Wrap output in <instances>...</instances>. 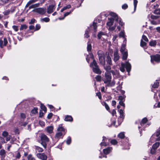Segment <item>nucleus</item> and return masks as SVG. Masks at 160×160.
<instances>
[{"label": "nucleus", "instance_id": "f257e3e1", "mask_svg": "<svg viewBox=\"0 0 160 160\" xmlns=\"http://www.w3.org/2000/svg\"><path fill=\"white\" fill-rule=\"evenodd\" d=\"M112 79V76L110 72L109 71H107L105 73L104 77L103 80L105 83L107 84L105 87H112L114 86L115 84V82L114 80H113L111 82Z\"/></svg>", "mask_w": 160, "mask_h": 160}, {"label": "nucleus", "instance_id": "f03ea898", "mask_svg": "<svg viewBox=\"0 0 160 160\" xmlns=\"http://www.w3.org/2000/svg\"><path fill=\"white\" fill-rule=\"evenodd\" d=\"M57 131L58 132L56 134L55 137L56 142L58 141L60 138H62L67 132V130L62 126V124L59 125Z\"/></svg>", "mask_w": 160, "mask_h": 160}, {"label": "nucleus", "instance_id": "7ed1b4c3", "mask_svg": "<svg viewBox=\"0 0 160 160\" xmlns=\"http://www.w3.org/2000/svg\"><path fill=\"white\" fill-rule=\"evenodd\" d=\"M160 128H159L155 133H154L150 138L149 143L153 142L155 141L160 140Z\"/></svg>", "mask_w": 160, "mask_h": 160}, {"label": "nucleus", "instance_id": "20e7f679", "mask_svg": "<svg viewBox=\"0 0 160 160\" xmlns=\"http://www.w3.org/2000/svg\"><path fill=\"white\" fill-rule=\"evenodd\" d=\"M97 23L93 22L92 25H91L90 28H88V30H86L85 31V33L84 35V37L86 38H88L89 37V32L90 31L93 30L94 32H95L97 31Z\"/></svg>", "mask_w": 160, "mask_h": 160}, {"label": "nucleus", "instance_id": "39448f33", "mask_svg": "<svg viewBox=\"0 0 160 160\" xmlns=\"http://www.w3.org/2000/svg\"><path fill=\"white\" fill-rule=\"evenodd\" d=\"M125 68H126L127 72L129 73L131 71V65L128 62H126L125 63H121V66L120 67V70L122 72H124L125 71Z\"/></svg>", "mask_w": 160, "mask_h": 160}, {"label": "nucleus", "instance_id": "423d86ee", "mask_svg": "<svg viewBox=\"0 0 160 160\" xmlns=\"http://www.w3.org/2000/svg\"><path fill=\"white\" fill-rule=\"evenodd\" d=\"M90 67L92 68L93 71L95 73L98 74L101 73V71L99 69L95 60L93 59V62L90 64Z\"/></svg>", "mask_w": 160, "mask_h": 160}, {"label": "nucleus", "instance_id": "0eeeda50", "mask_svg": "<svg viewBox=\"0 0 160 160\" xmlns=\"http://www.w3.org/2000/svg\"><path fill=\"white\" fill-rule=\"evenodd\" d=\"M125 137L124 133V132H121L118 135V137L121 139L123 140V142H122L121 144L122 145L127 146L129 147L130 146L129 144L128 143V139L127 138H124Z\"/></svg>", "mask_w": 160, "mask_h": 160}, {"label": "nucleus", "instance_id": "6e6552de", "mask_svg": "<svg viewBox=\"0 0 160 160\" xmlns=\"http://www.w3.org/2000/svg\"><path fill=\"white\" fill-rule=\"evenodd\" d=\"M40 139L41 141V144L45 148H46L47 147L46 143L49 142V139L46 135L44 134L41 135Z\"/></svg>", "mask_w": 160, "mask_h": 160}, {"label": "nucleus", "instance_id": "1a4fd4ad", "mask_svg": "<svg viewBox=\"0 0 160 160\" xmlns=\"http://www.w3.org/2000/svg\"><path fill=\"white\" fill-rule=\"evenodd\" d=\"M98 55L100 63L103 65H104L105 61L104 57V53L102 51L99 50L98 52Z\"/></svg>", "mask_w": 160, "mask_h": 160}, {"label": "nucleus", "instance_id": "9d476101", "mask_svg": "<svg viewBox=\"0 0 160 160\" xmlns=\"http://www.w3.org/2000/svg\"><path fill=\"white\" fill-rule=\"evenodd\" d=\"M151 61L154 64L160 62V54H156L151 56Z\"/></svg>", "mask_w": 160, "mask_h": 160}, {"label": "nucleus", "instance_id": "9b49d317", "mask_svg": "<svg viewBox=\"0 0 160 160\" xmlns=\"http://www.w3.org/2000/svg\"><path fill=\"white\" fill-rule=\"evenodd\" d=\"M108 21L107 23V28H108L109 30L112 31L114 30L116 28V26L114 25L112 26L114 22L113 19L112 18H108Z\"/></svg>", "mask_w": 160, "mask_h": 160}, {"label": "nucleus", "instance_id": "f8f14e48", "mask_svg": "<svg viewBox=\"0 0 160 160\" xmlns=\"http://www.w3.org/2000/svg\"><path fill=\"white\" fill-rule=\"evenodd\" d=\"M126 96L125 95H123L122 96H120L118 97V100L119 101V104L124 108L125 107V104L123 103V102L125 100V98Z\"/></svg>", "mask_w": 160, "mask_h": 160}, {"label": "nucleus", "instance_id": "ddd939ff", "mask_svg": "<svg viewBox=\"0 0 160 160\" xmlns=\"http://www.w3.org/2000/svg\"><path fill=\"white\" fill-rule=\"evenodd\" d=\"M8 43V41L6 38H4L3 39L0 38V48H2L4 46H6Z\"/></svg>", "mask_w": 160, "mask_h": 160}, {"label": "nucleus", "instance_id": "4468645a", "mask_svg": "<svg viewBox=\"0 0 160 160\" xmlns=\"http://www.w3.org/2000/svg\"><path fill=\"white\" fill-rule=\"evenodd\" d=\"M34 11L40 14L43 15L46 12V9L42 8H38L35 9Z\"/></svg>", "mask_w": 160, "mask_h": 160}, {"label": "nucleus", "instance_id": "2eb2a0df", "mask_svg": "<svg viewBox=\"0 0 160 160\" xmlns=\"http://www.w3.org/2000/svg\"><path fill=\"white\" fill-rule=\"evenodd\" d=\"M37 157L42 160H47V156L44 153H38L37 154Z\"/></svg>", "mask_w": 160, "mask_h": 160}, {"label": "nucleus", "instance_id": "dca6fc26", "mask_svg": "<svg viewBox=\"0 0 160 160\" xmlns=\"http://www.w3.org/2000/svg\"><path fill=\"white\" fill-rule=\"evenodd\" d=\"M55 9V5H49L47 8V13L48 14L52 12Z\"/></svg>", "mask_w": 160, "mask_h": 160}, {"label": "nucleus", "instance_id": "f3484780", "mask_svg": "<svg viewBox=\"0 0 160 160\" xmlns=\"http://www.w3.org/2000/svg\"><path fill=\"white\" fill-rule=\"evenodd\" d=\"M108 139L107 138L103 136V137L102 141H104L101 142L100 143V146H106L108 145Z\"/></svg>", "mask_w": 160, "mask_h": 160}, {"label": "nucleus", "instance_id": "a211bd4d", "mask_svg": "<svg viewBox=\"0 0 160 160\" xmlns=\"http://www.w3.org/2000/svg\"><path fill=\"white\" fill-rule=\"evenodd\" d=\"M109 14L112 17V18H111L113 19V20H115L117 21H118L119 18L118 17L117 15L115 13L113 12H110L109 13Z\"/></svg>", "mask_w": 160, "mask_h": 160}, {"label": "nucleus", "instance_id": "6ab92c4d", "mask_svg": "<svg viewBox=\"0 0 160 160\" xmlns=\"http://www.w3.org/2000/svg\"><path fill=\"white\" fill-rule=\"evenodd\" d=\"M119 56L118 52L116 51L114 52L113 60L115 62H116L119 60Z\"/></svg>", "mask_w": 160, "mask_h": 160}, {"label": "nucleus", "instance_id": "aec40b11", "mask_svg": "<svg viewBox=\"0 0 160 160\" xmlns=\"http://www.w3.org/2000/svg\"><path fill=\"white\" fill-rule=\"evenodd\" d=\"M112 150V147H108L107 148L104 149L103 150V152L104 154H108Z\"/></svg>", "mask_w": 160, "mask_h": 160}, {"label": "nucleus", "instance_id": "412c9836", "mask_svg": "<svg viewBox=\"0 0 160 160\" xmlns=\"http://www.w3.org/2000/svg\"><path fill=\"white\" fill-rule=\"evenodd\" d=\"M53 127L52 126H51L48 127L46 128V130L49 133H51L53 132Z\"/></svg>", "mask_w": 160, "mask_h": 160}, {"label": "nucleus", "instance_id": "4be33fe9", "mask_svg": "<svg viewBox=\"0 0 160 160\" xmlns=\"http://www.w3.org/2000/svg\"><path fill=\"white\" fill-rule=\"evenodd\" d=\"M64 120L66 121L71 122L72 121L73 118L71 116L68 115L65 116Z\"/></svg>", "mask_w": 160, "mask_h": 160}, {"label": "nucleus", "instance_id": "5701e85b", "mask_svg": "<svg viewBox=\"0 0 160 160\" xmlns=\"http://www.w3.org/2000/svg\"><path fill=\"white\" fill-rule=\"evenodd\" d=\"M120 116H119V118H118V122L119 124V125H120L122 122L123 121V119L124 118V114H120Z\"/></svg>", "mask_w": 160, "mask_h": 160}, {"label": "nucleus", "instance_id": "b1692460", "mask_svg": "<svg viewBox=\"0 0 160 160\" xmlns=\"http://www.w3.org/2000/svg\"><path fill=\"white\" fill-rule=\"evenodd\" d=\"M108 142H110L111 144L113 145H116L118 143V141L115 139H108Z\"/></svg>", "mask_w": 160, "mask_h": 160}, {"label": "nucleus", "instance_id": "393cba45", "mask_svg": "<svg viewBox=\"0 0 160 160\" xmlns=\"http://www.w3.org/2000/svg\"><path fill=\"white\" fill-rule=\"evenodd\" d=\"M106 62L109 65H112V62L111 59L109 55L107 57Z\"/></svg>", "mask_w": 160, "mask_h": 160}, {"label": "nucleus", "instance_id": "a878e982", "mask_svg": "<svg viewBox=\"0 0 160 160\" xmlns=\"http://www.w3.org/2000/svg\"><path fill=\"white\" fill-rule=\"evenodd\" d=\"M160 143L159 142H156L152 146V148L156 150L159 146Z\"/></svg>", "mask_w": 160, "mask_h": 160}, {"label": "nucleus", "instance_id": "bb28decb", "mask_svg": "<svg viewBox=\"0 0 160 160\" xmlns=\"http://www.w3.org/2000/svg\"><path fill=\"white\" fill-rule=\"evenodd\" d=\"M123 55L122 58L123 60H125L127 59L128 57V52H124L122 53Z\"/></svg>", "mask_w": 160, "mask_h": 160}, {"label": "nucleus", "instance_id": "cd10ccee", "mask_svg": "<svg viewBox=\"0 0 160 160\" xmlns=\"http://www.w3.org/2000/svg\"><path fill=\"white\" fill-rule=\"evenodd\" d=\"M27 123L26 122H23L22 120H21L19 122L18 126L20 127L21 126H25L27 124Z\"/></svg>", "mask_w": 160, "mask_h": 160}, {"label": "nucleus", "instance_id": "c85d7f7f", "mask_svg": "<svg viewBox=\"0 0 160 160\" xmlns=\"http://www.w3.org/2000/svg\"><path fill=\"white\" fill-rule=\"evenodd\" d=\"M148 121V119L146 118H144L142 120L141 123L140 125L141 126H142L144 124L146 123Z\"/></svg>", "mask_w": 160, "mask_h": 160}, {"label": "nucleus", "instance_id": "c756f323", "mask_svg": "<svg viewBox=\"0 0 160 160\" xmlns=\"http://www.w3.org/2000/svg\"><path fill=\"white\" fill-rule=\"evenodd\" d=\"M125 47L126 45L125 44H123L121 46V49H120V52L121 53H122L124 52H127V51H125Z\"/></svg>", "mask_w": 160, "mask_h": 160}, {"label": "nucleus", "instance_id": "7c9ffc66", "mask_svg": "<svg viewBox=\"0 0 160 160\" xmlns=\"http://www.w3.org/2000/svg\"><path fill=\"white\" fill-rule=\"evenodd\" d=\"M133 0V5L134 6V12H135L136 10L137 5L138 3V1L137 0Z\"/></svg>", "mask_w": 160, "mask_h": 160}, {"label": "nucleus", "instance_id": "2f4dec72", "mask_svg": "<svg viewBox=\"0 0 160 160\" xmlns=\"http://www.w3.org/2000/svg\"><path fill=\"white\" fill-rule=\"evenodd\" d=\"M5 152L4 150L2 149L0 151V155L2 157L4 158L5 156Z\"/></svg>", "mask_w": 160, "mask_h": 160}, {"label": "nucleus", "instance_id": "473e14b6", "mask_svg": "<svg viewBox=\"0 0 160 160\" xmlns=\"http://www.w3.org/2000/svg\"><path fill=\"white\" fill-rule=\"evenodd\" d=\"M92 48V47L91 44L89 42H88V45L87 47V51L88 52L91 51Z\"/></svg>", "mask_w": 160, "mask_h": 160}, {"label": "nucleus", "instance_id": "72a5a7b5", "mask_svg": "<svg viewBox=\"0 0 160 160\" xmlns=\"http://www.w3.org/2000/svg\"><path fill=\"white\" fill-rule=\"evenodd\" d=\"M159 82L158 81L156 80L153 85L152 87L154 88H157L159 86Z\"/></svg>", "mask_w": 160, "mask_h": 160}, {"label": "nucleus", "instance_id": "f704fd0d", "mask_svg": "<svg viewBox=\"0 0 160 160\" xmlns=\"http://www.w3.org/2000/svg\"><path fill=\"white\" fill-rule=\"evenodd\" d=\"M40 3H37L35 4L32 5L29 7V8H34L37 7H38L39 6Z\"/></svg>", "mask_w": 160, "mask_h": 160}, {"label": "nucleus", "instance_id": "c9c22d12", "mask_svg": "<svg viewBox=\"0 0 160 160\" xmlns=\"http://www.w3.org/2000/svg\"><path fill=\"white\" fill-rule=\"evenodd\" d=\"M105 33L104 32H99L98 35V37L99 39H100L101 38L102 36L103 35H105Z\"/></svg>", "mask_w": 160, "mask_h": 160}, {"label": "nucleus", "instance_id": "e433bc0d", "mask_svg": "<svg viewBox=\"0 0 160 160\" xmlns=\"http://www.w3.org/2000/svg\"><path fill=\"white\" fill-rule=\"evenodd\" d=\"M27 28L28 26L26 25L25 24H22L21 25L20 29V30L26 29Z\"/></svg>", "mask_w": 160, "mask_h": 160}, {"label": "nucleus", "instance_id": "4c0bfd02", "mask_svg": "<svg viewBox=\"0 0 160 160\" xmlns=\"http://www.w3.org/2000/svg\"><path fill=\"white\" fill-rule=\"evenodd\" d=\"M157 44V42L156 41H152L150 42L149 45L151 46H153L156 45Z\"/></svg>", "mask_w": 160, "mask_h": 160}, {"label": "nucleus", "instance_id": "58836bf2", "mask_svg": "<svg viewBox=\"0 0 160 160\" xmlns=\"http://www.w3.org/2000/svg\"><path fill=\"white\" fill-rule=\"evenodd\" d=\"M35 149L38 152H42L43 151V149L42 148L38 146H35Z\"/></svg>", "mask_w": 160, "mask_h": 160}, {"label": "nucleus", "instance_id": "ea45409f", "mask_svg": "<svg viewBox=\"0 0 160 160\" xmlns=\"http://www.w3.org/2000/svg\"><path fill=\"white\" fill-rule=\"evenodd\" d=\"M50 19L48 18H45L41 19V21L42 22H49Z\"/></svg>", "mask_w": 160, "mask_h": 160}, {"label": "nucleus", "instance_id": "a19ab883", "mask_svg": "<svg viewBox=\"0 0 160 160\" xmlns=\"http://www.w3.org/2000/svg\"><path fill=\"white\" fill-rule=\"evenodd\" d=\"M38 108H34L32 111L31 113L33 114H35L38 112Z\"/></svg>", "mask_w": 160, "mask_h": 160}, {"label": "nucleus", "instance_id": "79ce46f5", "mask_svg": "<svg viewBox=\"0 0 160 160\" xmlns=\"http://www.w3.org/2000/svg\"><path fill=\"white\" fill-rule=\"evenodd\" d=\"M102 104L105 106L106 109L108 111H109L110 109L107 103L105 102H103Z\"/></svg>", "mask_w": 160, "mask_h": 160}, {"label": "nucleus", "instance_id": "37998d69", "mask_svg": "<svg viewBox=\"0 0 160 160\" xmlns=\"http://www.w3.org/2000/svg\"><path fill=\"white\" fill-rule=\"evenodd\" d=\"M111 65L108 64V65L104 66V68L105 70L107 71H108V70H110L111 69Z\"/></svg>", "mask_w": 160, "mask_h": 160}, {"label": "nucleus", "instance_id": "c03bdc74", "mask_svg": "<svg viewBox=\"0 0 160 160\" xmlns=\"http://www.w3.org/2000/svg\"><path fill=\"white\" fill-rule=\"evenodd\" d=\"M71 142V138L69 136L68 137L67 140L66 141V143L68 145H69Z\"/></svg>", "mask_w": 160, "mask_h": 160}, {"label": "nucleus", "instance_id": "a18cd8bd", "mask_svg": "<svg viewBox=\"0 0 160 160\" xmlns=\"http://www.w3.org/2000/svg\"><path fill=\"white\" fill-rule=\"evenodd\" d=\"M41 109L43 110L44 112H46L47 111V108L45 106L42 104H41Z\"/></svg>", "mask_w": 160, "mask_h": 160}, {"label": "nucleus", "instance_id": "49530a36", "mask_svg": "<svg viewBox=\"0 0 160 160\" xmlns=\"http://www.w3.org/2000/svg\"><path fill=\"white\" fill-rule=\"evenodd\" d=\"M119 83H120L119 82H118V83H117V84H119L118 86L117 87V90L118 91H120L121 90H122L121 89L122 88V83L121 84H119Z\"/></svg>", "mask_w": 160, "mask_h": 160}, {"label": "nucleus", "instance_id": "de8ad7c7", "mask_svg": "<svg viewBox=\"0 0 160 160\" xmlns=\"http://www.w3.org/2000/svg\"><path fill=\"white\" fill-rule=\"evenodd\" d=\"M28 160H35V158L31 154H29L28 156Z\"/></svg>", "mask_w": 160, "mask_h": 160}, {"label": "nucleus", "instance_id": "09e8293b", "mask_svg": "<svg viewBox=\"0 0 160 160\" xmlns=\"http://www.w3.org/2000/svg\"><path fill=\"white\" fill-rule=\"evenodd\" d=\"M118 22H119V24L121 25V26H123L124 25V23H123L121 19L120 18H119V19H118Z\"/></svg>", "mask_w": 160, "mask_h": 160}, {"label": "nucleus", "instance_id": "8fccbe9b", "mask_svg": "<svg viewBox=\"0 0 160 160\" xmlns=\"http://www.w3.org/2000/svg\"><path fill=\"white\" fill-rule=\"evenodd\" d=\"M146 45V43L143 41L142 40H141V43H140V45L141 47H144Z\"/></svg>", "mask_w": 160, "mask_h": 160}, {"label": "nucleus", "instance_id": "3c124183", "mask_svg": "<svg viewBox=\"0 0 160 160\" xmlns=\"http://www.w3.org/2000/svg\"><path fill=\"white\" fill-rule=\"evenodd\" d=\"M20 117L21 118L24 119L26 118V116L24 113H21Z\"/></svg>", "mask_w": 160, "mask_h": 160}, {"label": "nucleus", "instance_id": "603ef678", "mask_svg": "<svg viewBox=\"0 0 160 160\" xmlns=\"http://www.w3.org/2000/svg\"><path fill=\"white\" fill-rule=\"evenodd\" d=\"M2 134L3 137H5L8 135V133L7 132L5 131L3 132Z\"/></svg>", "mask_w": 160, "mask_h": 160}, {"label": "nucleus", "instance_id": "864d4df0", "mask_svg": "<svg viewBox=\"0 0 160 160\" xmlns=\"http://www.w3.org/2000/svg\"><path fill=\"white\" fill-rule=\"evenodd\" d=\"M73 11V9L72 10L69 12H66L64 15V17H65L66 16L69 15L71 12H72Z\"/></svg>", "mask_w": 160, "mask_h": 160}, {"label": "nucleus", "instance_id": "5fc2aeb1", "mask_svg": "<svg viewBox=\"0 0 160 160\" xmlns=\"http://www.w3.org/2000/svg\"><path fill=\"white\" fill-rule=\"evenodd\" d=\"M87 57H88L89 58H91L92 59H94V56L92 53H89V55H88Z\"/></svg>", "mask_w": 160, "mask_h": 160}, {"label": "nucleus", "instance_id": "6e6d98bb", "mask_svg": "<svg viewBox=\"0 0 160 160\" xmlns=\"http://www.w3.org/2000/svg\"><path fill=\"white\" fill-rule=\"evenodd\" d=\"M154 13L157 14H160V9H157L155 10L154 11Z\"/></svg>", "mask_w": 160, "mask_h": 160}, {"label": "nucleus", "instance_id": "4d7b16f0", "mask_svg": "<svg viewBox=\"0 0 160 160\" xmlns=\"http://www.w3.org/2000/svg\"><path fill=\"white\" fill-rule=\"evenodd\" d=\"M119 36L120 37H123V38H124L125 34L124 32L122 31L120 32L119 33Z\"/></svg>", "mask_w": 160, "mask_h": 160}, {"label": "nucleus", "instance_id": "13d9d810", "mask_svg": "<svg viewBox=\"0 0 160 160\" xmlns=\"http://www.w3.org/2000/svg\"><path fill=\"white\" fill-rule=\"evenodd\" d=\"M128 8V5L127 4H124L122 6V8L123 9H126Z\"/></svg>", "mask_w": 160, "mask_h": 160}, {"label": "nucleus", "instance_id": "bf43d9fd", "mask_svg": "<svg viewBox=\"0 0 160 160\" xmlns=\"http://www.w3.org/2000/svg\"><path fill=\"white\" fill-rule=\"evenodd\" d=\"M10 11L9 10H7L3 12V14L5 15H8L10 13Z\"/></svg>", "mask_w": 160, "mask_h": 160}, {"label": "nucleus", "instance_id": "052dcab7", "mask_svg": "<svg viewBox=\"0 0 160 160\" xmlns=\"http://www.w3.org/2000/svg\"><path fill=\"white\" fill-rule=\"evenodd\" d=\"M142 39L146 42H147L148 41V38L145 36L144 35H143L142 36Z\"/></svg>", "mask_w": 160, "mask_h": 160}, {"label": "nucleus", "instance_id": "680f3d73", "mask_svg": "<svg viewBox=\"0 0 160 160\" xmlns=\"http://www.w3.org/2000/svg\"><path fill=\"white\" fill-rule=\"evenodd\" d=\"M21 157L20 153L19 152H18L16 155L15 156V157L16 158H19Z\"/></svg>", "mask_w": 160, "mask_h": 160}, {"label": "nucleus", "instance_id": "e2e57ef3", "mask_svg": "<svg viewBox=\"0 0 160 160\" xmlns=\"http://www.w3.org/2000/svg\"><path fill=\"white\" fill-rule=\"evenodd\" d=\"M40 26L39 24H37L36 26L35 31L39 30L40 28Z\"/></svg>", "mask_w": 160, "mask_h": 160}, {"label": "nucleus", "instance_id": "0e129e2a", "mask_svg": "<svg viewBox=\"0 0 160 160\" xmlns=\"http://www.w3.org/2000/svg\"><path fill=\"white\" fill-rule=\"evenodd\" d=\"M12 28L16 32L18 30V27L17 26L13 25L12 26Z\"/></svg>", "mask_w": 160, "mask_h": 160}, {"label": "nucleus", "instance_id": "69168bd1", "mask_svg": "<svg viewBox=\"0 0 160 160\" xmlns=\"http://www.w3.org/2000/svg\"><path fill=\"white\" fill-rule=\"evenodd\" d=\"M53 114L52 113H50L47 116V118L48 119H50L52 117Z\"/></svg>", "mask_w": 160, "mask_h": 160}, {"label": "nucleus", "instance_id": "338daca9", "mask_svg": "<svg viewBox=\"0 0 160 160\" xmlns=\"http://www.w3.org/2000/svg\"><path fill=\"white\" fill-rule=\"evenodd\" d=\"M96 79L98 81H100L101 80V77L100 76H97L96 77Z\"/></svg>", "mask_w": 160, "mask_h": 160}, {"label": "nucleus", "instance_id": "774afa93", "mask_svg": "<svg viewBox=\"0 0 160 160\" xmlns=\"http://www.w3.org/2000/svg\"><path fill=\"white\" fill-rule=\"evenodd\" d=\"M36 20L35 19L33 18L31 19L30 21L29 22V24H32L35 22Z\"/></svg>", "mask_w": 160, "mask_h": 160}]
</instances>
